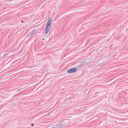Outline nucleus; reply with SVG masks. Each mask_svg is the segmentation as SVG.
I'll list each match as a JSON object with an SVG mask.
<instances>
[{"label": "nucleus", "instance_id": "nucleus-1", "mask_svg": "<svg viewBox=\"0 0 128 128\" xmlns=\"http://www.w3.org/2000/svg\"><path fill=\"white\" fill-rule=\"evenodd\" d=\"M52 24V18H50V20H48L47 22L46 26V30H45L46 34H48V32L50 30Z\"/></svg>", "mask_w": 128, "mask_h": 128}, {"label": "nucleus", "instance_id": "nucleus-2", "mask_svg": "<svg viewBox=\"0 0 128 128\" xmlns=\"http://www.w3.org/2000/svg\"><path fill=\"white\" fill-rule=\"evenodd\" d=\"M78 68H70L69 70H68V72L69 74H71L72 72H77Z\"/></svg>", "mask_w": 128, "mask_h": 128}, {"label": "nucleus", "instance_id": "nucleus-3", "mask_svg": "<svg viewBox=\"0 0 128 128\" xmlns=\"http://www.w3.org/2000/svg\"><path fill=\"white\" fill-rule=\"evenodd\" d=\"M35 32H36V30H32V34H34Z\"/></svg>", "mask_w": 128, "mask_h": 128}, {"label": "nucleus", "instance_id": "nucleus-4", "mask_svg": "<svg viewBox=\"0 0 128 128\" xmlns=\"http://www.w3.org/2000/svg\"><path fill=\"white\" fill-rule=\"evenodd\" d=\"M22 22H24V20H22Z\"/></svg>", "mask_w": 128, "mask_h": 128}, {"label": "nucleus", "instance_id": "nucleus-5", "mask_svg": "<svg viewBox=\"0 0 128 128\" xmlns=\"http://www.w3.org/2000/svg\"><path fill=\"white\" fill-rule=\"evenodd\" d=\"M32 126H34V124H32Z\"/></svg>", "mask_w": 128, "mask_h": 128}, {"label": "nucleus", "instance_id": "nucleus-6", "mask_svg": "<svg viewBox=\"0 0 128 128\" xmlns=\"http://www.w3.org/2000/svg\"><path fill=\"white\" fill-rule=\"evenodd\" d=\"M52 128H55L54 127H52Z\"/></svg>", "mask_w": 128, "mask_h": 128}]
</instances>
